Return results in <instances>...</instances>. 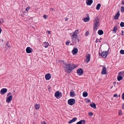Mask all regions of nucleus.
<instances>
[{
  "label": "nucleus",
  "instance_id": "nucleus-1",
  "mask_svg": "<svg viewBox=\"0 0 124 124\" xmlns=\"http://www.w3.org/2000/svg\"><path fill=\"white\" fill-rule=\"evenodd\" d=\"M77 66L76 65L73 63H70L69 64H66L65 65L66 70L67 71V72H70L72 71V70H73Z\"/></svg>",
  "mask_w": 124,
  "mask_h": 124
},
{
  "label": "nucleus",
  "instance_id": "nucleus-2",
  "mask_svg": "<svg viewBox=\"0 0 124 124\" xmlns=\"http://www.w3.org/2000/svg\"><path fill=\"white\" fill-rule=\"evenodd\" d=\"M78 32V30H76L75 31L73 32V34L71 36L72 41H75L76 43H78L79 41V39H78V36L77 35Z\"/></svg>",
  "mask_w": 124,
  "mask_h": 124
},
{
  "label": "nucleus",
  "instance_id": "nucleus-3",
  "mask_svg": "<svg viewBox=\"0 0 124 124\" xmlns=\"http://www.w3.org/2000/svg\"><path fill=\"white\" fill-rule=\"evenodd\" d=\"M99 19L98 17H97L95 18L94 20V26L93 29L94 30H96L97 27L99 26Z\"/></svg>",
  "mask_w": 124,
  "mask_h": 124
},
{
  "label": "nucleus",
  "instance_id": "nucleus-4",
  "mask_svg": "<svg viewBox=\"0 0 124 124\" xmlns=\"http://www.w3.org/2000/svg\"><path fill=\"white\" fill-rule=\"evenodd\" d=\"M68 104L72 105L75 103V100L74 99H70L68 100Z\"/></svg>",
  "mask_w": 124,
  "mask_h": 124
},
{
  "label": "nucleus",
  "instance_id": "nucleus-5",
  "mask_svg": "<svg viewBox=\"0 0 124 124\" xmlns=\"http://www.w3.org/2000/svg\"><path fill=\"white\" fill-rule=\"evenodd\" d=\"M54 95L56 98H60L62 96V93L61 92L57 91L55 93Z\"/></svg>",
  "mask_w": 124,
  "mask_h": 124
},
{
  "label": "nucleus",
  "instance_id": "nucleus-6",
  "mask_svg": "<svg viewBox=\"0 0 124 124\" xmlns=\"http://www.w3.org/2000/svg\"><path fill=\"white\" fill-rule=\"evenodd\" d=\"M7 89L6 88H3L0 90V94L2 95H3L7 92Z\"/></svg>",
  "mask_w": 124,
  "mask_h": 124
},
{
  "label": "nucleus",
  "instance_id": "nucleus-7",
  "mask_svg": "<svg viewBox=\"0 0 124 124\" xmlns=\"http://www.w3.org/2000/svg\"><path fill=\"white\" fill-rule=\"evenodd\" d=\"M108 54V51H103L101 54V55L104 58H106Z\"/></svg>",
  "mask_w": 124,
  "mask_h": 124
},
{
  "label": "nucleus",
  "instance_id": "nucleus-8",
  "mask_svg": "<svg viewBox=\"0 0 124 124\" xmlns=\"http://www.w3.org/2000/svg\"><path fill=\"white\" fill-rule=\"evenodd\" d=\"M77 73L79 75H82L83 73V70L81 69H79L77 71Z\"/></svg>",
  "mask_w": 124,
  "mask_h": 124
},
{
  "label": "nucleus",
  "instance_id": "nucleus-9",
  "mask_svg": "<svg viewBox=\"0 0 124 124\" xmlns=\"http://www.w3.org/2000/svg\"><path fill=\"white\" fill-rule=\"evenodd\" d=\"M106 69L105 67H104L102 69L101 72V73L102 74H106L107 73L106 72Z\"/></svg>",
  "mask_w": 124,
  "mask_h": 124
},
{
  "label": "nucleus",
  "instance_id": "nucleus-10",
  "mask_svg": "<svg viewBox=\"0 0 124 124\" xmlns=\"http://www.w3.org/2000/svg\"><path fill=\"white\" fill-rule=\"evenodd\" d=\"M51 78L50 74H47L45 76V78L46 80H48L50 79Z\"/></svg>",
  "mask_w": 124,
  "mask_h": 124
},
{
  "label": "nucleus",
  "instance_id": "nucleus-11",
  "mask_svg": "<svg viewBox=\"0 0 124 124\" xmlns=\"http://www.w3.org/2000/svg\"><path fill=\"white\" fill-rule=\"evenodd\" d=\"M120 14L119 13V11L117 12V13L116 15L114 17V18L115 20H117L118 19L119 17L120 16Z\"/></svg>",
  "mask_w": 124,
  "mask_h": 124
},
{
  "label": "nucleus",
  "instance_id": "nucleus-12",
  "mask_svg": "<svg viewBox=\"0 0 124 124\" xmlns=\"http://www.w3.org/2000/svg\"><path fill=\"white\" fill-rule=\"evenodd\" d=\"M87 5H91L93 2V0H86V1Z\"/></svg>",
  "mask_w": 124,
  "mask_h": 124
},
{
  "label": "nucleus",
  "instance_id": "nucleus-13",
  "mask_svg": "<svg viewBox=\"0 0 124 124\" xmlns=\"http://www.w3.org/2000/svg\"><path fill=\"white\" fill-rule=\"evenodd\" d=\"M90 59V54H88L86 56V62L88 63L89 62Z\"/></svg>",
  "mask_w": 124,
  "mask_h": 124
},
{
  "label": "nucleus",
  "instance_id": "nucleus-14",
  "mask_svg": "<svg viewBox=\"0 0 124 124\" xmlns=\"http://www.w3.org/2000/svg\"><path fill=\"white\" fill-rule=\"evenodd\" d=\"M85 121L84 120H81L79 121L76 124H85Z\"/></svg>",
  "mask_w": 124,
  "mask_h": 124
},
{
  "label": "nucleus",
  "instance_id": "nucleus-15",
  "mask_svg": "<svg viewBox=\"0 0 124 124\" xmlns=\"http://www.w3.org/2000/svg\"><path fill=\"white\" fill-rule=\"evenodd\" d=\"M12 98V95H10L8 98H7L6 102L8 103L10 102Z\"/></svg>",
  "mask_w": 124,
  "mask_h": 124
},
{
  "label": "nucleus",
  "instance_id": "nucleus-16",
  "mask_svg": "<svg viewBox=\"0 0 124 124\" xmlns=\"http://www.w3.org/2000/svg\"><path fill=\"white\" fill-rule=\"evenodd\" d=\"M78 51V49L77 48H74L72 51V54L74 55L76 54L77 53Z\"/></svg>",
  "mask_w": 124,
  "mask_h": 124
},
{
  "label": "nucleus",
  "instance_id": "nucleus-17",
  "mask_svg": "<svg viewBox=\"0 0 124 124\" xmlns=\"http://www.w3.org/2000/svg\"><path fill=\"white\" fill-rule=\"evenodd\" d=\"M77 119V118L76 117H74L72 120L70 121L68 123L70 124L75 121Z\"/></svg>",
  "mask_w": 124,
  "mask_h": 124
},
{
  "label": "nucleus",
  "instance_id": "nucleus-18",
  "mask_svg": "<svg viewBox=\"0 0 124 124\" xmlns=\"http://www.w3.org/2000/svg\"><path fill=\"white\" fill-rule=\"evenodd\" d=\"M26 52L27 53H29L31 52V49L30 47H28L26 49Z\"/></svg>",
  "mask_w": 124,
  "mask_h": 124
},
{
  "label": "nucleus",
  "instance_id": "nucleus-19",
  "mask_svg": "<svg viewBox=\"0 0 124 124\" xmlns=\"http://www.w3.org/2000/svg\"><path fill=\"white\" fill-rule=\"evenodd\" d=\"M90 19V18L88 15H87V17L85 18H84V21L85 22H87Z\"/></svg>",
  "mask_w": 124,
  "mask_h": 124
},
{
  "label": "nucleus",
  "instance_id": "nucleus-20",
  "mask_svg": "<svg viewBox=\"0 0 124 124\" xmlns=\"http://www.w3.org/2000/svg\"><path fill=\"white\" fill-rule=\"evenodd\" d=\"M43 45L44 47L46 48L49 45V44L48 42H45L43 43Z\"/></svg>",
  "mask_w": 124,
  "mask_h": 124
},
{
  "label": "nucleus",
  "instance_id": "nucleus-21",
  "mask_svg": "<svg viewBox=\"0 0 124 124\" xmlns=\"http://www.w3.org/2000/svg\"><path fill=\"white\" fill-rule=\"evenodd\" d=\"M90 106L92 108H96V107L95 104L93 103V104L91 103H90Z\"/></svg>",
  "mask_w": 124,
  "mask_h": 124
},
{
  "label": "nucleus",
  "instance_id": "nucleus-22",
  "mask_svg": "<svg viewBox=\"0 0 124 124\" xmlns=\"http://www.w3.org/2000/svg\"><path fill=\"white\" fill-rule=\"evenodd\" d=\"M35 109L37 110L38 109H39L40 107V105L38 104H36L35 106Z\"/></svg>",
  "mask_w": 124,
  "mask_h": 124
},
{
  "label": "nucleus",
  "instance_id": "nucleus-23",
  "mask_svg": "<svg viewBox=\"0 0 124 124\" xmlns=\"http://www.w3.org/2000/svg\"><path fill=\"white\" fill-rule=\"evenodd\" d=\"M103 31L101 30H99L98 31V33L100 35H101L103 34Z\"/></svg>",
  "mask_w": 124,
  "mask_h": 124
},
{
  "label": "nucleus",
  "instance_id": "nucleus-24",
  "mask_svg": "<svg viewBox=\"0 0 124 124\" xmlns=\"http://www.w3.org/2000/svg\"><path fill=\"white\" fill-rule=\"evenodd\" d=\"M101 6V5L100 3L98 4L96 7V9L97 10H99L100 9V7Z\"/></svg>",
  "mask_w": 124,
  "mask_h": 124
},
{
  "label": "nucleus",
  "instance_id": "nucleus-25",
  "mask_svg": "<svg viewBox=\"0 0 124 124\" xmlns=\"http://www.w3.org/2000/svg\"><path fill=\"white\" fill-rule=\"evenodd\" d=\"M83 96L85 97L87 96L88 93L87 92H85L83 93Z\"/></svg>",
  "mask_w": 124,
  "mask_h": 124
},
{
  "label": "nucleus",
  "instance_id": "nucleus-26",
  "mask_svg": "<svg viewBox=\"0 0 124 124\" xmlns=\"http://www.w3.org/2000/svg\"><path fill=\"white\" fill-rule=\"evenodd\" d=\"M123 79V78L121 76H119L117 78V79L118 81H120Z\"/></svg>",
  "mask_w": 124,
  "mask_h": 124
},
{
  "label": "nucleus",
  "instance_id": "nucleus-27",
  "mask_svg": "<svg viewBox=\"0 0 124 124\" xmlns=\"http://www.w3.org/2000/svg\"><path fill=\"white\" fill-rule=\"evenodd\" d=\"M75 94L73 92H70V95L71 97H73L74 96Z\"/></svg>",
  "mask_w": 124,
  "mask_h": 124
},
{
  "label": "nucleus",
  "instance_id": "nucleus-28",
  "mask_svg": "<svg viewBox=\"0 0 124 124\" xmlns=\"http://www.w3.org/2000/svg\"><path fill=\"white\" fill-rule=\"evenodd\" d=\"M117 29V28L116 27H115L113 29V32L115 33H116Z\"/></svg>",
  "mask_w": 124,
  "mask_h": 124
},
{
  "label": "nucleus",
  "instance_id": "nucleus-29",
  "mask_svg": "<svg viewBox=\"0 0 124 124\" xmlns=\"http://www.w3.org/2000/svg\"><path fill=\"white\" fill-rule=\"evenodd\" d=\"M123 113L122 112V111L121 110H120L118 111V115L119 116H121L122 115Z\"/></svg>",
  "mask_w": 124,
  "mask_h": 124
},
{
  "label": "nucleus",
  "instance_id": "nucleus-30",
  "mask_svg": "<svg viewBox=\"0 0 124 124\" xmlns=\"http://www.w3.org/2000/svg\"><path fill=\"white\" fill-rule=\"evenodd\" d=\"M120 26L121 27H124V23L122 22L120 23Z\"/></svg>",
  "mask_w": 124,
  "mask_h": 124
},
{
  "label": "nucleus",
  "instance_id": "nucleus-31",
  "mask_svg": "<svg viewBox=\"0 0 124 124\" xmlns=\"http://www.w3.org/2000/svg\"><path fill=\"white\" fill-rule=\"evenodd\" d=\"M124 74V71L122 72H119L118 73V74L119 75H123Z\"/></svg>",
  "mask_w": 124,
  "mask_h": 124
},
{
  "label": "nucleus",
  "instance_id": "nucleus-32",
  "mask_svg": "<svg viewBox=\"0 0 124 124\" xmlns=\"http://www.w3.org/2000/svg\"><path fill=\"white\" fill-rule=\"evenodd\" d=\"M120 53L122 54H124V50H121L120 51Z\"/></svg>",
  "mask_w": 124,
  "mask_h": 124
},
{
  "label": "nucleus",
  "instance_id": "nucleus-33",
  "mask_svg": "<svg viewBox=\"0 0 124 124\" xmlns=\"http://www.w3.org/2000/svg\"><path fill=\"white\" fill-rule=\"evenodd\" d=\"M121 12H124V7L122 6L121 8Z\"/></svg>",
  "mask_w": 124,
  "mask_h": 124
},
{
  "label": "nucleus",
  "instance_id": "nucleus-34",
  "mask_svg": "<svg viewBox=\"0 0 124 124\" xmlns=\"http://www.w3.org/2000/svg\"><path fill=\"white\" fill-rule=\"evenodd\" d=\"M70 41H67L66 42V45H69V44L70 43Z\"/></svg>",
  "mask_w": 124,
  "mask_h": 124
},
{
  "label": "nucleus",
  "instance_id": "nucleus-35",
  "mask_svg": "<svg viewBox=\"0 0 124 124\" xmlns=\"http://www.w3.org/2000/svg\"><path fill=\"white\" fill-rule=\"evenodd\" d=\"M88 114L90 116H91L93 115V114L91 112H89L88 113Z\"/></svg>",
  "mask_w": 124,
  "mask_h": 124
},
{
  "label": "nucleus",
  "instance_id": "nucleus-36",
  "mask_svg": "<svg viewBox=\"0 0 124 124\" xmlns=\"http://www.w3.org/2000/svg\"><path fill=\"white\" fill-rule=\"evenodd\" d=\"M43 16L44 18L45 19H46L47 18V16H46L45 15H44Z\"/></svg>",
  "mask_w": 124,
  "mask_h": 124
},
{
  "label": "nucleus",
  "instance_id": "nucleus-37",
  "mask_svg": "<svg viewBox=\"0 0 124 124\" xmlns=\"http://www.w3.org/2000/svg\"><path fill=\"white\" fill-rule=\"evenodd\" d=\"M122 98L124 100V93L122 94Z\"/></svg>",
  "mask_w": 124,
  "mask_h": 124
},
{
  "label": "nucleus",
  "instance_id": "nucleus-38",
  "mask_svg": "<svg viewBox=\"0 0 124 124\" xmlns=\"http://www.w3.org/2000/svg\"><path fill=\"white\" fill-rule=\"evenodd\" d=\"M89 34V32L88 31H86L85 34V35L86 36H87Z\"/></svg>",
  "mask_w": 124,
  "mask_h": 124
},
{
  "label": "nucleus",
  "instance_id": "nucleus-39",
  "mask_svg": "<svg viewBox=\"0 0 124 124\" xmlns=\"http://www.w3.org/2000/svg\"><path fill=\"white\" fill-rule=\"evenodd\" d=\"M42 124H46V123L45 121L41 122Z\"/></svg>",
  "mask_w": 124,
  "mask_h": 124
},
{
  "label": "nucleus",
  "instance_id": "nucleus-40",
  "mask_svg": "<svg viewBox=\"0 0 124 124\" xmlns=\"http://www.w3.org/2000/svg\"><path fill=\"white\" fill-rule=\"evenodd\" d=\"M30 9V7H27L26 8V11H28Z\"/></svg>",
  "mask_w": 124,
  "mask_h": 124
},
{
  "label": "nucleus",
  "instance_id": "nucleus-41",
  "mask_svg": "<svg viewBox=\"0 0 124 124\" xmlns=\"http://www.w3.org/2000/svg\"><path fill=\"white\" fill-rule=\"evenodd\" d=\"M117 96V94H114V97H116Z\"/></svg>",
  "mask_w": 124,
  "mask_h": 124
},
{
  "label": "nucleus",
  "instance_id": "nucleus-42",
  "mask_svg": "<svg viewBox=\"0 0 124 124\" xmlns=\"http://www.w3.org/2000/svg\"><path fill=\"white\" fill-rule=\"evenodd\" d=\"M122 4L123 5H124V0H122Z\"/></svg>",
  "mask_w": 124,
  "mask_h": 124
},
{
  "label": "nucleus",
  "instance_id": "nucleus-43",
  "mask_svg": "<svg viewBox=\"0 0 124 124\" xmlns=\"http://www.w3.org/2000/svg\"><path fill=\"white\" fill-rule=\"evenodd\" d=\"M47 33L48 34H50V31H47Z\"/></svg>",
  "mask_w": 124,
  "mask_h": 124
},
{
  "label": "nucleus",
  "instance_id": "nucleus-44",
  "mask_svg": "<svg viewBox=\"0 0 124 124\" xmlns=\"http://www.w3.org/2000/svg\"><path fill=\"white\" fill-rule=\"evenodd\" d=\"M68 19H69V18H66L65 19V21H68Z\"/></svg>",
  "mask_w": 124,
  "mask_h": 124
},
{
  "label": "nucleus",
  "instance_id": "nucleus-45",
  "mask_svg": "<svg viewBox=\"0 0 124 124\" xmlns=\"http://www.w3.org/2000/svg\"><path fill=\"white\" fill-rule=\"evenodd\" d=\"M122 34H121L122 36H123L124 35V34H123L124 32L123 31H122Z\"/></svg>",
  "mask_w": 124,
  "mask_h": 124
},
{
  "label": "nucleus",
  "instance_id": "nucleus-46",
  "mask_svg": "<svg viewBox=\"0 0 124 124\" xmlns=\"http://www.w3.org/2000/svg\"><path fill=\"white\" fill-rule=\"evenodd\" d=\"M98 39H96V41H95V42L96 43H97L98 42Z\"/></svg>",
  "mask_w": 124,
  "mask_h": 124
},
{
  "label": "nucleus",
  "instance_id": "nucleus-47",
  "mask_svg": "<svg viewBox=\"0 0 124 124\" xmlns=\"http://www.w3.org/2000/svg\"><path fill=\"white\" fill-rule=\"evenodd\" d=\"M10 94H11V93L10 92L8 93L7 96H8Z\"/></svg>",
  "mask_w": 124,
  "mask_h": 124
},
{
  "label": "nucleus",
  "instance_id": "nucleus-48",
  "mask_svg": "<svg viewBox=\"0 0 124 124\" xmlns=\"http://www.w3.org/2000/svg\"><path fill=\"white\" fill-rule=\"evenodd\" d=\"M116 82H114L113 83V85H115V84H116Z\"/></svg>",
  "mask_w": 124,
  "mask_h": 124
},
{
  "label": "nucleus",
  "instance_id": "nucleus-49",
  "mask_svg": "<svg viewBox=\"0 0 124 124\" xmlns=\"http://www.w3.org/2000/svg\"><path fill=\"white\" fill-rule=\"evenodd\" d=\"M6 46H7V47H10V46L8 45V43L7 44V45Z\"/></svg>",
  "mask_w": 124,
  "mask_h": 124
},
{
  "label": "nucleus",
  "instance_id": "nucleus-50",
  "mask_svg": "<svg viewBox=\"0 0 124 124\" xmlns=\"http://www.w3.org/2000/svg\"><path fill=\"white\" fill-rule=\"evenodd\" d=\"M1 31V28L0 27V34Z\"/></svg>",
  "mask_w": 124,
  "mask_h": 124
},
{
  "label": "nucleus",
  "instance_id": "nucleus-51",
  "mask_svg": "<svg viewBox=\"0 0 124 124\" xmlns=\"http://www.w3.org/2000/svg\"><path fill=\"white\" fill-rule=\"evenodd\" d=\"M113 87V86H111V87H110V88L111 89Z\"/></svg>",
  "mask_w": 124,
  "mask_h": 124
},
{
  "label": "nucleus",
  "instance_id": "nucleus-52",
  "mask_svg": "<svg viewBox=\"0 0 124 124\" xmlns=\"http://www.w3.org/2000/svg\"><path fill=\"white\" fill-rule=\"evenodd\" d=\"M101 54L100 53H99V55L100 56Z\"/></svg>",
  "mask_w": 124,
  "mask_h": 124
},
{
  "label": "nucleus",
  "instance_id": "nucleus-53",
  "mask_svg": "<svg viewBox=\"0 0 124 124\" xmlns=\"http://www.w3.org/2000/svg\"><path fill=\"white\" fill-rule=\"evenodd\" d=\"M102 39L101 38L100 39V40H101V39Z\"/></svg>",
  "mask_w": 124,
  "mask_h": 124
},
{
  "label": "nucleus",
  "instance_id": "nucleus-54",
  "mask_svg": "<svg viewBox=\"0 0 124 124\" xmlns=\"http://www.w3.org/2000/svg\"><path fill=\"white\" fill-rule=\"evenodd\" d=\"M101 66V67H103V65H101V66Z\"/></svg>",
  "mask_w": 124,
  "mask_h": 124
},
{
  "label": "nucleus",
  "instance_id": "nucleus-55",
  "mask_svg": "<svg viewBox=\"0 0 124 124\" xmlns=\"http://www.w3.org/2000/svg\"><path fill=\"white\" fill-rule=\"evenodd\" d=\"M99 42H101V41L100 40V41H99Z\"/></svg>",
  "mask_w": 124,
  "mask_h": 124
},
{
  "label": "nucleus",
  "instance_id": "nucleus-56",
  "mask_svg": "<svg viewBox=\"0 0 124 124\" xmlns=\"http://www.w3.org/2000/svg\"><path fill=\"white\" fill-rule=\"evenodd\" d=\"M32 49H31V52H32Z\"/></svg>",
  "mask_w": 124,
  "mask_h": 124
},
{
  "label": "nucleus",
  "instance_id": "nucleus-57",
  "mask_svg": "<svg viewBox=\"0 0 124 124\" xmlns=\"http://www.w3.org/2000/svg\"><path fill=\"white\" fill-rule=\"evenodd\" d=\"M89 101H88L89 102Z\"/></svg>",
  "mask_w": 124,
  "mask_h": 124
},
{
  "label": "nucleus",
  "instance_id": "nucleus-58",
  "mask_svg": "<svg viewBox=\"0 0 124 124\" xmlns=\"http://www.w3.org/2000/svg\"><path fill=\"white\" fill-rule=\"evenodd\" d=\"M70 45H72V44H70Z\"/></svg>",
  "mask_w": 124,
  "mask_h": 124
},
{
  "label": "nucleus",
  "instance_id": "nucleus-59",
  "mask_svg": "<svg viewBox=\"0 0 124 124\" xmlns=\"http://www.w3.org/2000/svg\"><path fill=\"white\" fill-rule=\"evenodd\" d=\"M33 28H34L33 27Z\"/></svg>",
  "mask_w": 124,
  "mask_h": 124
}]
</instances>
